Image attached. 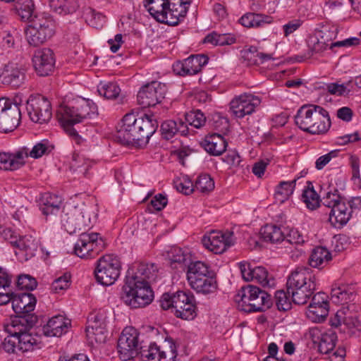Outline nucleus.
I'll use <instances>...</instances> for the list:
<instances>
[{"mask_svg":"<svg viewBox=\"0 0 361 361\" xmlns=\"http://www.w3.org/2000/svg\"><path fill=\"white\" fill-rule=\"evenodd\" d=\"M122 123L116 137L123 145L147 142L159 125L154 114L137 117L133 113L126 114Z\"/></svg>","mask_w":361,"mask_h":361,"instance_id":"f257e3e1","label":"nucleus"},{"mask_svg":"<svg viewBox=\"0 0 361 361\" xmlns=\"http://www.w3.org/2000/svg\"><path fill=\"white\" fill-rule=\"evenodd\" d=\"M97 107L91 100L80 98L71 105L61 106L57 116L64 130L77 144H80L83 140L73 126L92 118V115L97 114Z\"/></svg>","mask_w":361,"mask_h":361,"instance_id":"f03ea898","label":"nucleus"},{"mask_svg":"<svg viewBox=\"0 0 361 361\" xmlns=\"http://www.w3.org/2000/svg\"><path fill=\"white\" fill-rule=\"evenodd\" d=\"M286 286L292 301L297 305H305L314 295L317 283L310 268L298 267L288 276Z\"/></svg>","mask_w":361,"mask_h":361,"instance_id":"7ed1b4c3","label":"nucleus"},{"mask_svg":"<svg viewBox=\"0 0 361 361\" xmlns=\"http://www.w3.org/2000/svg\"><path fill=\"white\" fill-rule=\"evenodd\" d=\"M295 124L310 134H324L331 126L328 111L317 105L302 106L295 116Z\"/></svg>","mask_w":361,"mask_h":361,"instance_id":"20e7f679","label":"nucleus"},{"mask_svg":"<svg viewBox=\"0 0 361 361\" xmlns=\"http://www.w3.org/2000/svg\"><path fill=\"white\" fill-rule=\"evenodd\" d=\"M130 271L128 270L126 283L123 286L121 296L123 302L131 308H140L150 304L153 300V291L149 283L130 278Z\"/></svg>","mask_w":361,"mask_h":361,"instance_id":"39448f33","label":"nucleus"},{"mask_svg":"<svg viewBox=\"0 0 361 361\" xmlns=\"http://www.w3.org/2000/svg\"><path fill=\"white\" fill-rule=\"evenodd\" d=\"M236 300L240 309L246 312H264L272 305L270 294L251 285L241 288L236 295Z\"/></svg>","mask_w":361,"mask_h":361,"instance_id":"423d86ee","label":"nucleus"},{"mask_svg":"<svg viewBox=\"0 0 361 361\" xmlns=\"http://www.w3.org/2000/svg\"><path fill=\"white\" fill-rule=\"evenodd\" d=\"M25 30L27 42L33 47L44 44L54 35V22L44 14L35 16Z\"/></svg>","mask_w":361,"mask_h":361,"instance_id":"0eeeda50","label":"nucleus"},{"mask_svg":"<svg viewBox=\"0 0 361 361\" xmlns=\"http://www.w3.org/2000/svg\"><path fill=\"white\" fill-rule=\"evenodd\" d=\"M120 259L114 255H106L97 261L94 274L97 281L103 286H111L121 274Z\"/></svg>","mask_w":361,"mask_h":361,"instance_id":"6e6552de","label":"nucleus"},{"mask_svg":"<svg viewBox=\"0 0 361 361\" xmlns=\"http://www.w3.org/2000/svg\"><path fill=\"white\" fill-rule=\"evenodd\" d=\"M105 247L106 243L99 233L83 232L74 246V252L80 258H93Z\"/></svg>","mask_w":361,"mask_h":361,"instance_id":"1a4fd4ad","label":"nucleus"},{"mask_svg":"<svg viewBox=\"0 0 361 361\" xmlns=\"http://www.w3.org/2000/svg\"><path fill=\"white\" fill-rule=\"evenodd\" d=\"M139 348L138 331L133 327H126L118 340L119 357L123 361L130 360L138 354Z\"/></svg>","mask_w":361,"mask_h":361,"instance_id":"9d476101","label":"nucleus"},{"mask_svg":"<svg viewBox=\"0 0 361 361\" xmlns=\"http://www.w3.org/2000/svg\"><path fill=\"white\" fill-rule=\"evenodd\" d=\"M21 113L18 104L8 99H0V132L13 131L19 125Z\"/></svg>","mask_w":361,"mask_h":361,"instance_id":"9b49d317","label":"nucleus"},{"mask_svg":"<svg viewBox=\"0 0 361 361\" xmlns=\"http://www.w3.org/2000/svg\"><path fill=\"white\" fill-rule=\"evenodd\" d=\"M167 89L164 83L152 81L142 87L137 93V102L142 107L154 106L165 97Z\"/></svg>","mask_w":361,"mask_h":361,"instance_id":"f8f14e48","label":"nucleus"},{"mask_svg":"<svg viewBox=\"0 0 361 361\" xmlns=\"http://www.w3.org/2000/svg\"><path fill=\"white\" fill-rule=\"evenodd\" d=\"M61 222L65 230L73 234L90 226V216L87 209L75 207L61 216Z\"/></svg>","mask_w":361,"mask_h":361,"instance_id":"ddd939ff","label":"nucleus"},{"mask_svg":"<svg viewBox=\"0 0 361 361\" xmlns=\"http://www.w3.org/2000/svg\"><path fill=\"white\" fill-rule=\"evenodd\" d=\"M26 109L30 118L40 124L47 123L52 116L51 104L42 96L30 97L27 102Z\"/></svg>","mask_w":361,"mask_h":361,"instance_id":"4468645a","label":"nucleus"},{"mask_svg":"<svg viewBox=\"0 0 361 361\" xmlns=\"http://www.w3.org/2000/svg\"><path fill=\"white\" fill-rule=\"evenodd\" d=\"M261 104V99L250 93H244L235 97L230 102V111L232 114L238 118L246 115H250L255 111V109Z\"/></svg>","mask_w":361,"mask_h":361,"instance_id":"2eb2a0df","label":"nucleus"},{"mask_svg":"<svg viewBox=\"0 0 361 361\" xmlns=\"http://www.w3.org/2000/svg\"><path fill=\"white\" fill-rule=\"evenodd\" d=\"M203 246L215 254H221L234 245L233 233L231 231H212L202 239Z\"/></svg>","mask_w":361,"mask_h":361,"instance_id":"dca6fc26","label":"nucleus"},{"mask_svg":"<svg viewBox=\"0 0 361 361\" xmlns=\"http://www.w3.org/2000/svg\"><path fill=\"white\" fill-rule=\"evenodd\" d=\"M37 346V339L32 335H24L18 338L8 334L0 344V348L7 353L29 352Z\"/></svg>","mask_w":361,"mask_h":361,"instance_id":"f3484780","label":"nucleus"},{"mask_svg":"<svg viewBox=\"0 0 361 361\" xmlns=\"http://www.w3.org/2000/svg\"><path fill=\"white\" fill-rule=\"evenodd\" d=\"M239 268L242 277L245 281H255L263 287L271 288L274 286V279L269 274L265 267L262 266L252 267L249 262H241L239 263Z\"/></svg>","mask_w":361,"mask_h":361,"instance_id":"a211bd4d","label":"nucleus"},{"mask_svg":"<svg viewBox=\"0 0 361 361\" xmlns=\"http://www.w3.org/2000/svg\"><path fill=\"white\" fill-rule=\"evenodd\" d=\"M309 338L314 344L317 345L319 351L323 354H331L337 341V335L334 330L323 331L317 327L310 329Z\"/></svg>","mask_w":361,"mask_h":361,"instance_id":"6ab92c4d","label":"nucleus"},{"mask_svg":"<svg viewBox=\"0 0 361 361\" xmlns=\"http://www.w3.org/2000/svg\"><path fill=\"white\" fill-rule=\"evenodd\" d=\"M207 62L208 57L205 55H192L183 61L174 63L173 70L179 75H192L200 72Z\"/></svg>","mask_w":361,"mask_h":361,"instance_id":"aec40b11","label":"nucleus"},{"mask_svg":"<svg viewBox=\"0 0 361 361\" xmlns=\"http://www.w3.org/2000/svg\"><path fill=\"white\" fill-rule=\"evenodd\" d=\"M32 63L37 74L47 76L54 70L55 58L54 52L49 48L39 49L35 51Z\"/></svg>","mask_w":361,"mask_h":361,"instance_id":"412c9836","label":"nucleus"},{"mask_svg":"<svg viewBox=\"0 0 361 361\" xmlns=\"http://www.w3.org/2000/svg\"><path fill=\"white\" fill-rule=\"evenodd\" d=\"M169 344V348L164 350L155 343H151L147 349L140 352L142 359L144 361H174L178 355L176 347L172 341Z\"/></svg>","mask_w":361,"mask_h":361,"instance_id":"4be33fe9","label":"nucleus"},{"mask_svg":"<svg viewBox=\"0 0 361 361\" xmlns=\"http://www.w3.org/2000/svg\"><path fill=\"white\" fill-rule=\"evenodd\" d=\"M26 79V68L16 63H8L5 66L0 74V81L2 84L12 87H19L25 83Z\"/></svg>","mask_w":361,"mask_h":361,"instance_id":"5701e85b","label":"nucleus"},{"mask_svg":"<svg viewBox=\"0 0 361 361\" xmlns=\"http://www.w3.org/2000/svg\"><path fill=\"white\" fill-rule=\"evenodd\" d=\"M331 298L334 303L342 305L343 309L349 310L354 307V304L348 305L356 298V289L353 285L345 283H336L333 286Z\"/></svg>","mask_w":361,"mask_h":361,"instance_id":"b1692460","label":"nucleus"},{"mask_svg":"<svg viewBox=\"0 0 361 361\" xmlns=\"http://www.w3.org/2000/svg\"><path fill=\"white\" fill-rule=\"evenodd\" d=\"M29 148L22 147L12 153L0 152V169L14 171L25 165Z\"/></svg>","mask_w":361,"mask_h":361,"instance_id":"393cba45","label":"nucleus"},{"mask_svg":"<svg viewBox=\"0 0 361 361\" xmlns=\"http://www.w3.org/2000/svg\"><path fill=\"white\" fill-rule=\"evenodd\" d=\"M106 316L102 312L92 313L88 317L86 331L88 336L93 338L96 342L104 343L106 341Z\"/></svg>","mask_w":361,"mask_h":361,"instance_id":"a878e982","label":"nucleus"},{"mask_svg":"<svg viewBox=\"0 0 361 361\" xmlns=\"http://www.w3.org/2000/svg\"><path fill=\"white\" fill-rule=\"evenodd\" d=\"M190 4L189 0H172L164 14L161 23L175 26L185 18L188 12V6Z\"/></svg>","mask_w":361,"mask_h":361,"instance_id":"bb28decb","label":"nucleus"},{"mask_svg":"<svg viewBox=\"0 0 361 361\" xmlns=\"http://www.w3.org/2000/svg\"><path fill=\"white\" fill-rule=\"evenodd\" d=\"M15 247V254L20 262H26L33 257L38 247V243L31 235L20 237Z\"/></svg>","mask_w":361,"mask_h":361,"instance_id":"cd10ccee","label":"nucleus"},{"mask_svg":"<svg viewBox=\"0 0 361 361\" xmlns=\"http://www.w3.org/2000/svg\"><path fill=\"white\" fill-rule=\"evenodd\" d=\"M37 299L30 293L14 295L12 300V308L18 316L25 317L35 309Z\"/></svg>","mask_w":361,"mask_h":361,"instance_id":"c85d7f7f","label":"nucleus"},{"mask_svg":"<svg viewBox=\"0 0 361 361\" xmlns=\"http://www.w3.org/2000/svg\"><path fill=\"white\" fill-rule=\"evenodd\" d=\"M352 212V205L348 207L342 202L330 210L329 221L334 227L341 228L348 222Z\"/></svg>","mask_w":361,"mask_h":361,"instance_id":"c756f323","label":"nucleus"},{"mask_svg":"<svg viewBox=\"0 0 361 361\" xmlns=\"http://www.w3.org/2000/svg\"><path fill=\"white\" fill-rule=\"evenodd\" d=\"M63 204L62 198L49 192L42 195L39 201V209L42 214L49 215H56L61 210Z\"/></svg>","mask_w":361,"mask_h":361,"instance_id":"7c9ffc66","label":"nucleus"},{"mask_svg":"<svg viewBox=\"0 0 361 361\" xmlns=\"http://www.w3.org/2000/svg\"><path fill=\"white\" fill-rule=\"evenodd\" d=\"M201 145L210 155L219 156L226 151L227 142L220 134L213 133L207 135Z\"/></svg>","mask_w":361,"mask_h":361,"instance_id":"2f4dec72","label":"nucleus"},{"mask_svg":"<svg viewBox=\"0 0 361 361\" xmlns=\"http://www.w3.org/2000/svg\"><path fill=\"white\" fill-rule=\"evenodd\" d=\"M190 295L183 291H177L171 295L164 293L159 300L160 306L163 310H171L175 314L176 310L182 309Z\"/></svg>","mask_w":361,"mask_h":361,"instance_id":"473e14b6","label":"nucleus"},{"mask_svg":"<svg viewBox=\"0 0 361 361\" xmlns=\"http://www.w3.org/2000/svg\"><path fill=\"white\" fill-rule=\"evenodd\" d=\"M130 278H135V280L143 281L150 283L156 280L158 273L157 266L154 263H145L140 262L137 267V271L131 269Z\"/></svg>","mask_w":361,"mask_h":361,"instance_id":"72a5a7b5","label":"nucleus"},{"mask_svg":"<svg viewBox=\"0 0 361 361\" xmlns=\"http://www.w3.org/2000/svg\"><path fill=\"white\" fill-rule=\"evenodd\" d=\"M70 322L62 315L51 318L43 326L44 334L47 336H61L66 331Z\"/></svg>","mask_w":361,"mask_h":361,"instance_id":"f704fd0d","label":"nucleus"},{"mask_svg":"<svg viewBox=\"0 0 361 361\" xmlns=\"http://www.w3.org/2000/svg\"><path fill=\"white\" fill-rule=\"evenodd\" d=\"M190 287L197 293L204 295L214 293L217 289V282L214 272L206 275L204 278H200L189 283Z\"/></svg>","mask_w":361,"mask_h":361,"instance_id":"c9c22d12","label":"nucleus"},{"mask_svg":"<svg viewBox=\"0 0 361 361\" xmlns=\"http://www.w3.org/2000/svg\"><path fill=\"white\" fill-rule=\"evenodd\" d=\"M26 323H28V320L25 317L18 315L9 323L4 324V330L8 334L18 337V338L24 335H32L27 331Z\"/></svg>","mask_w":361,"mask_h":361,"instance_id":"e433bc0d","label":"nucleus"},{"mask_svg":"<svg viewBox=\"0 0 361 361\" xmlns=\"http://www.w3.org/2000/svg\"><path fill=\"white\" fill-rule=\"evenodd\" d=\"M331 259V254L326 247L318 246L313 249L308 262L312 267L322 269Z\"/></svg>","mask_w":361,"mask_h":361,"instance_id":"4c0bfd02","label":"nucleus"},{"mask_svg":"<svg viewBox=\"0 0 361 361\" xmlns=\"http://www.w3.org/2000/svg\"><path fill=\"white\" fill-rule=\"evenodd\" d=\"M169 3V0H145L144 6L155 20L161 23Z\"/></svg>","mask_w":361,"mask_h":361,"instance_id":"58836bf2","label":"nucleus"},{"mask_svg":"<svg viewBox=\"0 0 361 361\" xmlns=\"http://www.w3.org/2000/svg\"><path fill=\"white\" fill-rule=\"evenodd\" d=\"M213 272L209 266L201 261L190 262L188 264L187 279L189 283L200 278H204L207 274Z\"/></svg>","mask_w":361,"mask_h":361,"instance_id":"ea45409f","label":"nucleus"},{"mask_svg":"<svg viewBox=\"0 0 361 361\" xmlns=\"http://www.w3.org/2000/svg\"><path fill=\"white\" fill-rule=\"evenodd\" d=\"M260 233L265 241L272 243L280 241L284 243L285 233L281 231V228L275 225H266L261 228Z\"/></svg>","mask_w":361,"mask_h":361,"instance_id":"a19ab883","label":"nucleus"},{"mask_svg":"<svg viewBox=\"0 0 361 361\" xmlns=\"http://www.w3.org/2000/svg\"><path fill=\"white\" fill-rule=\"evenodd\" d=\"M298 178L291 181H281L275 190V199L281 203L287 200L293 194L295 183Z\"/></svg>","mask_w":361,"mask_h":361,"instance_id":"79ce46f5","label":"nucleus"},{"mask_svg":"<svg viewBox=\"0 0 361 361\" xmlns=\"http://www.w3.org/2000/svg\"><path fill=\"white\" fill-rule=\"evenodd\" d=\"M240 23L246 27H260L264 23H271V17L258 13H249L240 18Z\"/></svg>","mask_w":361,"mask_h":361,"instance_id":"37998d69","label":"nucleus"},{"mask_svg":"<svg viewBox=\"0 0 361 361\" xmlns=\"http://www.w3.org/2000/svg\"><path fill=\"white\" fill-rule=\"evenodd\" d=\"M50 7L59 14H68L76 11L77 0H49Z\"/></svg>","mask_w":361,"mask_h":361,"instance_id":"c03bdc74","label":"nucleus"},{"mask_svg":"<svg viewBox=\"0 0 361 361\" xmlns=\"http://www.w3.org/2000/svg\"><path fill=\"white\" fill-rule=\"evenodd\" d=\"M302 200L310 210L316 209L319 206V196L314 190L311 183H308L307 187L303 190Z\"/></svg>","mask_w":361,"mask_h":361,"instance_id":"a18cd8bd","label":"nucleus"},{"mask_svg":"<svg viewBox=\"0 0 361 361\" xmlns=\"http://www.w3.org/2000/svg\"><path fill=\"white\" fill-rule=\"evenodd\" d=\"M329 307L309 305L305 311L306 317L312 322L319 323L324 321L329 314Z\"/></svg>","mask_w":361,"mask_h":361,"instance_id":"49530a36","label":"nucleus"},{"mask_svg":"<svg viewBox=\"0 0 361 361\" xmlns=\"http://www.w3.org/2000/svg\"><path fill=\"white\" fill-rule=\"evenodd\" d=\"M16 8L19 16L24 20L30 21L35 16L34 15L35 5L32 0H18Z\"/></svg>","mask_w":361,"mask_h":361,"instance_id":"de8ad7c7","label":"nucleus"},{"mask_svg":"<svg viewBox=\"0 0 361 361\" xmlns=\"http://www.w3.org/2000/svg\"><path fill=\"white\" fill-rule=\"evenodd\" d=\"M195 305L193 295H190L188 300L185 302V305L180 310L175 311V315L183 319L190 320L194 319L196 315Z\"/></svg>","mask_w":361,"mask_h":361,"instance_id":"09e8293b","label":"nucleus"},{"mask_svg":"<svg viewBox=\"0 0 361 361\" xmlns=\"http://www.w3.org/2000/svg\"><path fill=\"white\" fill-rule=\"evenodd\" d=\"M342 326L341 331L350 336H359L361 333V322L355 317H344Z\"/></svg>","mask_w":361,"mask_h":361,"instance_id":"8fccbe9b","label":"nucleus"},{"mask_svg":"<svg viewBox=\"0 0 361 361\" xmlns=\"http://www.w3.org/2000/svg\"><path fill=\"white\" fill-rule=\"evenodd\" d=\"M97 91L101 96L108 99H116L119 97L121 89L115 82H101L98 86Z\"/></svg>","mask_w":361,"mask_h":361,"instance_id":"3c124183","label":"nucleus"},{"mask_svg":"<svg viewBox=\"0 0 361 361\" xmlns=\"http://www.w3.org/2000/svg\"><path fill=\"white\" fill-rule=\"evenodd\" d=\"M214 188V181L208 174L198 176L195 183V190L202 193H208Z\"/></svg>","mask_w":361,"mask_h":361,"instance_id":"603ef678","label":"nucleus"},{"mask_svg":"<svg viewBox=\"0 0 361 361\" xmlns=\"http://www.w3.org/2000/svg\"><path fill=\"white\" fill-rule=\"evenodd\" d=\"M86 22L92 27L97 29L101 28L105 22V16L95 10L89 8L85 12Z\"/></svg>","mask_w":361,"mask_h":361,"instance_id":"864d4df0","label":"nucleus"},{"mask_svg":"<svg viewBox=\"0 0 361 361\" xmlns=\"http://www.w3.org/2000/svg\"><path fill=\"white\" fill-rule=\"evenodd\" d=\"M169 258L171 261V264L178 263L188 265L190 262H192L190 254L179 247L171 249L169 252Z\"/></svg>","mask_w":361,"mask_h":361,"instance_id":"5fc2aeb1","label":"nucleus"},{"mask_svg":"<svg viewBox=\"0 0 361 361\" xmlns=\"http://www.w3.org/2000/svg\"><path fill=\"white\" fill-rule=\"evenodd\" d=\"M185 118L187 123L196 128H201L206 122V117L200 110L192 111L187 113Z\"/></svg>","mask_w":361,"mask_h":361,"instance_id":"6e6d98bb","label":"nucleus"},{"mask_svg":"<svg viewBox=\"0 0 361 361\" xmlns=\"http://www.w3.org/2000/svg\"><path fill=\"white\" fill-rule=\"evenodd\" d=\"M92 164V161L88 159H85L80 155H76L73 157L71 168L86 176Z\"/></svg>","mask_w":361,"mask_h":361,"instance_id":"4d7b16f0","label":"nucleus"},{"mask_svg":"<svg viewBox=\"0 0 361 361\" xmlns=\"http://www.w3.org/2000/svg\"><path fill=\"white\" fill-rule=\"evenodd\" d=\"M275 302L280 311H287L291 308V300L288 291L279 290L275 293Z\"/></svg>","mask_w":361,"mask_h":361,"instance_id":"13d9d810","label":"nucleus"},{"mask_svg":"<svg viewBox=\"0 0 361 361\" xmlns=\"http://www.w3.org/2000/svg\"><path fill=\"white\" fill-rule=\"evenodd\" d=\"M161 135L166 140L171 139L178 132V123L173 120H168L161 125Z\"/></svg>","mask_w":361,"mask_h":361,"instance_id":"bf43d9fd","label":"nucleus"},{"mask_svg":"<svg viewBox=\"0 0 361 361\" xmlns=\"http://www.w3.org/2000/svg\"><path fill=\"white\" fill-rule=\"evenodd\" d=\"M322 204L331 209L336 207L338 203L343 202L336 188L328 191L322 200Z\"/></svg>","mask_w":361,"mask_h":361,"instance_id":"052dcab7","label":"nucleus"},{"mask_svg":"<svg viewBox=\"0 0 361 361\" xmlns=\"http://www.w3.org/2000/svg\"><path fill=\"white\" fill-rule=\"evenodd\" d=\"M305 237L295 228H290L285 233L284 243L290 245H300L305 243Z\"/></svg>","mask_w":361,"mask_h":361,"instance_id":"680f3d73","label":"nucleus"},{"mask_svg":"<svg viewBox=\"0 0 361 361\" xmlns=\"http://www.w3.org/2000/svg\"><path fill=\"white\" fill-rule=\"evenodd\" d=\"M37 286L36 279L30 275H20L18 278L17 286L19 289L32 290Z\"/></svg>","mask_w":361,"mask_h":361,"instance_id":"e2e57ef3","label":"nucleus"},{"mask_svg":"<svg viewBox=\"0 0 361 361\" xmlns=\"http://www.w3.org/2000/svg\"><path fill=\"white\" fill-rule=\"evenodd\" d=\"M70 275L65 274L55 279L51 284V290L54 293H59L67 289L70 286Z\"/></svg>","mask_w":361,"mask_h":361,"instance_id":"0e129e2a","label":"nucleus"},{"mask_svg":"<svg viewBox=\"0 0 361 361\" xmlns=\"http://www.w3.org/2000/svg\"><path fill=\"white\" fill-rule=\"evenodd\" d=\"M259 51L256 47H250L248 49L242 51V57L247 61V65L259 64Z\"/></svg>","mask_w":361,"mask_h":361,"instance_id":"69168bd1","label":"nucleus"},{"mask_svg":"<svg viewBox=\"0 0 361 361\" xmlns=\"http://www.w3.org/2000/svg\"><path fill=\"white\" fill-rule=\"evenodd\" d=\"M339 150H332L329 153L319 157L315 162V167L318 170H322L329 161L338 155Z\"/></svg>","mask_w":361,"mask_h":361,"instance_id":"338daca9","label":"nucleus"},{"mask_svg":"<svg viewBox=\"0 0 361 361\" xmlns=\"http://www.w3.org/2000/svg\"><path fill=\"white\" fill-rule=\"evenodd\" d=\"M48 150L47 144L38 142L33 146L31 150L29 149L30 157L34 159H38L45 154Z\"/></svg>","mask_w":361,"mask_h":361,"instance_id":"774afa93","label":"nucleus"}]
</instances>
